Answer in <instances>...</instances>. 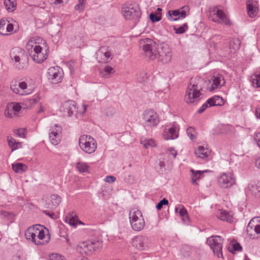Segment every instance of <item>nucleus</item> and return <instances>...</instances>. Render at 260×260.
Instances as JSON below:
<instances>
[{"instance_id": "1", "label": "nucleus", "mask_w": 260, "mask_h": 260, "mask_svg": "<svg viewBox=\"0 0 260 260\" xmlns=\"http://www.w3.org/2000/svg\"><path fill=\"white\" fill-rule=\"evenodd\" d=\"M145 54L150 60L157 58L163 64H166L172 59L171 49L166 44L157 45L152 40L149 38L142 39L140 42Z\"/></svg>"}, {"instance_id": "2", "label": "nucleus", "mask_w": 260, "mask_h": 260, "mask_svg": "<svg viewBox=\"0 0 260 260\" xmlns=\"http://www.w3.org/2000/svg\"><path fill=\"white\" fill-rule=\"evenodd\" d=\"M209 82L200 77L191 78L188 85L184 100L187 104L197 103L202 98L201 91Z\"/></svg>"}, {"instance_id": "3", "label": "nucleus", "mask_w": 260, "mask_h": 260, "mask_svg": "<svg viewBox=\"0 0 260 260\" xmlns=\"http://www.w3.org/2000/svg\"><path fill=\"white\" fill-rule=\"evenodd\" d=\"M84 240H82V251L86 255H89L92 252L102 247V242L93 239L94 232L92 230H83Z\"/></svg>"}, {"instance_id": "4", "label": "nucleus", "mask_w": 260, "mask_h": 260, "mask_svg": "<svg viewBox=\"0 0 260 260\" xmlns=\"http://www.w3.org/2000/svg\"><path fill=\"white\" fill-rule=\"evenodd\" d=\"M10 57L12 60H14V66L17 69L22 70L26 69L28 66V57L25 54L24 50L20 48H13L10 52Z\"/></svg>"}, {"instance_id": "5", "label": "nucleus", "mask_w": 260, "mask_h": 260, "mask_svg": "<svg viewBox=\"0 0 260 260\" xmlns=\"http://www.w3.org/2000/svg\"><path fill=\"white\" fill-rule=\"evenodd\" d=\"M128 215L129 223L133 230L139 232L144 228L145 222L140 210L137 208L132 209Z\"/></svg>"}, {"instance_id": "6", "label": "nucleus", "mask_w": 260, "mask_h": 260, "mask_svg": "<svg viewBox=\"0 0 260 260\" xmlns=\"http://www.w3.org/2000/svg\"><path fill=\"white\" fill-rule=\"evenodd\" d=\"M35 41L33 38L29 40L26 44V49L35 61L41 63L46 59V54L42 53V48Z\"/></svg>"}, {"instance_id": "7", "label": "nucleus", "mask_w": 260, "mask_h": 260, "mask_svg": "<svg viewBox=\"0 0 260 260\" xmlns=\"http://www.w3.org/2000/svg\"><path fill=\"white\" fill-rule=\"evenodd\" d=\"M223 239L219 236H212L207 240V243L218 257L222 256V247Z\"/></svg>"}, {"instance_id": "8", "label": "nucleus", "mask_w": 260, "mask_h": 260, "mask_svg": "<svg viewBox=\"0 0 260 260\" xmlns=\"http://www.w3.org/2000/svg\"><path fill=\"white\" fill-rule=\"evenodd\" d=\"M144 125L147 127L156 126L159 122V118L155 112L151 110H146L143 114Z\"/></svg>"}, {"instance_id": "9", "label": "nucleus", "mask_w": 260, "mask_h": 260, "mask_svg": "<svg viewBox=\"0 0 260 260\" xmlns=\"http://www.w3.org/2000/svg\"><path fill=\"white\" fill-rule=\"evenodd\" d=\"M27 83L25 81L17 82L16 80L12 81L10 84L11 90L15 93L20 95H25L32 92L31 89L28 88Z\"/></svg>"}, {"instance_id": "10", "label": "nucleus", "mask_w": 260, "mask_h": 260, "mask_svg": "<svg viewBox=\"0 0 260 260\" xmlns=\"http://www.w3.org/2000/svg\"><path fill=\"white\" fill-rule=\"evenodd\" d=\"M209 18L212 21L220 24H231L230 20L224 13L222 10H219L216 7L210 11Z\"/></svg>"}, {"instance_id": "11", "label": "nucleus", "mask_w": 260, "mask_h": 260, "mask_svg": "<svg viewBox=\"0 0 260 260\" xmlns=\"http://www.w3.org/2000/svg\"><path fill=\"white\" fill-rule=\"evenodd\" d=\"M122 14L126 19H138L141 15L140 9L132 5L124 6L122 8Z\"/></svg>"}, {"instance_id": "12", "label": "nucleus", "mask_w": 260, "mask_h": 260, "mask_svg": "<svg viewBox=\"0 0 260 260\" xmlns=\"http://www.w3.org/2000/svg\"><path fill=\"white\" fill-rule=\"evenodd\" d=\"M189 7L184 6L179 9L170 10L167 13V18L171 21H176L179 19H183L188 14Z\"/></svg>"}, {"instance_id": "13", "label": "nucleus", "mask_w": 260, "mask_h": 260, "mask_svg": "<svg viewBox=\"0 0 260 260\" xmlns=\"http://www.w3.org/2000/svg\"><path fill=\"white\" fill-rule=\"evenodd\" d=\"M62 77V70L58 66L51 67L48 70V79L53 84H57L60 82Z\"/></svg>"}, {"instance_id": "14", "label": "nucleus", "mask_w": 260, "mask_h": 260, "mask_svg": "<svg viewBox=\"0 0 260 260\" xmlns=\"http://www.w3.org/2000/svg\"><path fill=\"white\" fill-rule=\"evenodd\" d=\"M149 244L148 237L145 236H137L132 239V244L139 251L145 250Z\"/></svg>"}, {"instance_id": "15", "label": "nucleus", "mask_w": 260, "mask_h": 260, "mask_svg": "<svg viewBox=\"0 0 260 260\" xmlns=\"http://www.w3.org/2000/svg\"><path fill=\"white\" fill-rule=\"evenodd\" d=\"M179 125L174 122L171 124V126H166L162 133V137L166 140H173L178 137Z\"/></svg>"}, {"instance_id": "16", "label": "nucleus", "mask_w": 260, "mask_h": 260, "mask_svg": "<svg viewBox=\"0 0 260 260\" xmlns=\"http://www.w3.org/2000/svg\"><path fill=\"white\" fill-rule=\"evenodd\" d=\"M83 140H85V142L82 150L89 154L94 152L97 147L96 141L90 136L85 135H82V141Z\"/></svg>"}, {"instance_id": "17", "label": "nucleus", "mask_w": 260, "mask_h": 260, "mask_svg": "<svg viewBox=\"0 0 260 260\" xmlns=\"http://www.w3.org/2000/svg\"><path fill=\"white\" fill-rule=\"evenodd\" d=\"M235 182L233 175L231 173L222 174L218 179L219 186L222 188H228L232 186Z\"/></svg>"}, {"instance_id": "18", "label": "nucleus", "mask_w": 260, "mask_h": 260, "mask_svg": "<svg viewBox=\"0 0 260 260\" xmlns=\"http://www.w3.org/2000/svg\"><path fill=\"white\" fill-rule=\"evenodd\" d=\"M61 111L63 113L64 116H71L77 112L76 102L72 100L64 102L61 107Z\"/></svg>"}, {"instance_id": "19", "label": "nucleus", "mask_w": 260, "mask_h": 260, "mask_svg": "<svg viewBox=\"0 0 260 260\" xmlns=\"http://www.w3.org/2000/svg\"><path fill=\"white\" fill-rule=\"evenodd\" d=\"M111 53L106 46L101 47L96 52V59L99 62L104 63L108 61Z\"/></svg>"}, {"instance_id": "20", "label": "nucleus", "mask_w": 260, "mask_h": 260, "mask_svg": "<svg viewBox=\"0 0 260 260\" xmlns=\"http://www.w3.org/2000/svg\"><path fill=\"white\" fill-rule=\"evenodd\" d=\"M247 14L251 18L255 17L258 11L257 3L255 0H248L246 2Z\"/></svg>"}, {"instance_id": "21", "label": "nucleus", "mask_w": 260, "mask_h": 260, "mask_svg": "<svg viewBox=\"0 0 260 260\" xmlns=\"http://www.w3.org/2000/svg\"><path fill=\"white\" fill-rule=\"evenodd\" d=\"M37 225H34L32 227L28 228L25 233V236L27 240H31L32 242L36 244L40 245L42 243L38 241L36 242V237L37 234Z\"/></svg>"}, {"instance_id": "22", "label": "nucleus", "mask_w": 260, "mask_h": 260, "mask_svg": "<svg viewBox=\"0 0 260 260\" xmlns=\"http://www.w3.org/2000/svg\"><path fill=\"white\" fill-rule=\"evenodd\" d=\"M64 221L71 226L76 228L79 224H81V221L79 220L76 213L72 212L66 217Z\"/></svg>"}, {"instance_id": "23", "label": "nucleus", "mask_w": 260, "mask_h": 260, "mask_svg": "<svg viewBox=\"0 0 260 260\" xmlns=\"http://www.w3.org/2000/svg\"><path fill=\"white\" fill-rule=\"evenodd\" d=\"M55 129L49 134V139L53 145H56L60 140L58 132L60 131L61 127L57 124H55Z\"/></svg>"}, {"instance_id": "24", "label": "nucleus", "mask_w": 260, "mask_h": 260, "mask_svg": "<svg viewBox=\"0 0 260 260\" xmlns=\"http://www.w3.org/2000/svg\"><path fill=\"white\" fill-rule=\"evenodd\" d=\"M225 84L224 78L221 75H218L216 77H214L213 82L211 86L208 87L209 91H212L214 89L220 87Z\"/></svg>"}, {"instance_id": "25", "label": "nucleus", "mask_w": 260, "mask_h": 260, "mask_svg": "<svg viewBox=\"0 0 260 260\" xmlns=\"http://www.w3.org/2000/svg\"><path fill=\"white\" fill-rule=\"evenodd\" d=\"M234 127L230 124H220L217 127L218 134H228L234 132Z\"/></svg>"}, {"instance_id": "26", "label": "nucleus", "mask_w": 260, "mask_h": 260, "mask_svg": "<svg viewBox=\"0 0 260 260\" xmlns=\"http://www.w3.org/2000/svg\"><path fill=\"white\" fill-rule=\"evenodd\" d=\"M196 249L189 245L184 246L181 249V253L184 257H193L196 253Z\"/></svg>"}, {"instance_id": "27", "label": "nucleus", "mask_w": 260, "mask_h": 260, "mask_svg": "<svg viewBox=\"0 0 260 260\" xmlns=\"http://www.w3.org/2000/svg\"><path fill=\"white\" fill-rule=\"evenodd\" d=\"M210 150L203 146H199L194 151L197 157L203 159L207 158L210 154Z\"/></svg>"}, {"instance_id": "28", "label": "nucleus", "mask_w": 260, "mask_h": 260, "mask_svg": "<svg viewBox=\"0 0 260 260\" xmlns=\"http://www.w3.org/2000/svg\"><path fill=\"white\" fill-rule=\"evenodd\" d=\"M249 193L257 198H260V184L258 183H250L247 187Z\"/></svg>"}, {"instance_id": "29", "label": "nucleus", "mask_w": 260, "mask_h": 260, "mask_svg": "<svg viewBox=\"0 0 260 260\" xmlns=\"http://www.w3.org/2000/svg\"><path fill=\"white\" fill-rule=\"evenodd\" d=\"M216 216L218 219L222 221H225L228 222H232L233 217L229 213L225 210H220L217 213Z\"/></svg>"}, {"instance_id": "30", "label": "nucleus", "mask_w": 260, "mask_h": 260, "mask_svg": "<svg viewBox=\"0 0 260 260\" xmlns=\"http://www.w3.org/2000/svg\"><path fill=\"white\" fill-rule=\"evenodd\" d=\"M12 168L15 173L19 174L26 172L27 169V167L26 165L19 162L13 164Z\"/></svg>"}, {"instance_id": "31", "label": "nucleus", "mask_w": 260, "mask_h": 260, "mask_svg": "<svg viewBox=\"0 0 260 260\" xmlns=\"http://www.w3.org/2000/svg\"><path fill=\"white\" fill-rule=\"evenodd\" d=\"M37 236L40 240H44L46 243H47L50 239L49 234H45L44 231L43 229V226L40 225H37Z\"/></svg>"}, {"instance_id": "32", "label": "nucleus", "mask_w": 260, "mask_h": 260, "mask_svg": "<svg viewBox=\"0 0 260 260\" xmlns=\"http://www.w3.org/2000/svg\"><path fill=\"white\" fill-rule=\"evenodd\" d=\"M208 103L210 104V106H221L224 104L223 99L219 96H214L208 100Z\"/></svg>"}, {"instance_id": "33", "label": "nucleus", "mask_w": 260, "mask_h": 260, "mask_svg": "<svg viewBox=\"0 0 260 260\" xmlns=\"http://www.w3.org/2000/svg\"><path fill=\"white\" fill-rule=\"evenodd\" d=\"M7 140L8 145L11 148L12 151L22 147L21 143L16 142L14 138L11 137H8Z\"/></svg>"}, {"instance_id": "34", "label": "nucleus", "mask_w": 260, "mask_h": 260, "mask_svg": "<svg viewBox=\"0 0 260 260\" xmlns=\"http://www.w3.org/2000/svg\"><path fill=\"white\" fill-rule=\"evenodd\" d=\"M115 71L113 68L109 66H106L103 70L101 71V75L105 78H109L111 77L110 75L113 74Z\"/></svg>"}, {"instance_id": "35", "label": "nucleus", "mask_w": 260, "mask_h": 260, "mask_svg": "<svg viewBox=\"0 0 260 260\" xmlns=\"http://www.w3.org/2000/svg\"><path fill=\"white\" fill-rule=\"evenodd\" d=\"M4 3L6 9L9 12L14 11L16 8V0H4Z\"/></svg>"}, {"instance_id": "36", "label": "nucleus", "mask_w": 260, "mask_h": 260, "mask_svg": "<svg viewBox=\"0 0 260 260\" xmlns=\"http://www.w3.org/2000/svg\"><path fill=\"white\" fill-rule=\"evenodd\" d=\"M191 183L193 185H198L197 181L200 178L201 176L204 173V171H194L193 170H191Z\"/></svg>"}, {"instance_id": "37", "label": "nucleus", "mask_w": 260, "mask_h": 260, "mask_svg": "<svg viewBox=\"0 0 260 260\" xmlns=\"http://www.w3.org/2000/svg\"><path fill=\"white\" fill-rule=\"evenodd\" d=\"M50 201L53 208L57 207L61 202V197L57 194H52L50 196Z\"/></svg>"}, {"instance_id": "38", "label": "nucleus", "mask_w": 260, "mask_h": 260, "mask_svg": "<svg viewBox=\"0 0 260 260\" xmlns=\"http://www.w3.org/2000/svg\"><path fill=\"white\" fill-rule=\"evenodd\" d=\"M40 99V93H37L34 95L32 98L27 99L25 102L28 106L31 107L38 103Z\"/></svg>"}, {"instance_id": "39", "label": "nucleus", "mask_w": 260, "mask_h": 260, "mask_svg": "<svg viewBox=\"0 0 260 260\" xmlns=\"http://www.w3.org/2000/svg\"><path fill=\"white\" fill-rule=\"evenodd\" d=\"M251 81L254 87H260V73L253 74L251 76Z\"/></svg>"}, {"instance_id": "40", "label": "nucleus", "mask_w": 260, "mask_h": 260, "mask_svg": "<svg viewBox=\"0 0 260 260\" xmlns=\"http://www.w3.org/2000/svg\"><path fill=\"white\" fill-rule=\"evenodd\" d=\"M141 143L146 148H149L155 146V142L152 139H144L141 140Z\"/></svg>"}, {"instance_id": "41", "label": "nucleus", "mask_w": 260, "mask_h": 260, "mask_svg": "<svg viewBox=\"0 0 260 260\" xmlns=\"http://www.w3.org/2000/svg\"><path fill=\"white\" fill-rule=\"evenodd\" d=\"M240 41L238 39H233L230 43V48L234 50H237L240 48Z\"/></svg>"}, {"instance_id": "42", "label": "nucleus", "mask_w": 260, "mask_h": 260, "mask_svg": "<svg viewBox=\"0 0 260 260\" xmlns=\"http://www.w3.org/2000/svg\"><path fill=\"white\" fill-rule=\"evenodd\" d=\"M180 207L179 212V215L182 217V220L184 222H186L188 219L187 210L184 208L183 205H180Z\"/></svg>"}, {"instance_id": "43", "label": "nucleus", "mask_w": 260, "mask_h": 260, "mask_svg": "<svg viewBox=\"0 0 260 260\" xmlns=\"http://www.w3.org/2000/svg\"><path fill=\"white\" fill-rule=\"evenodd\" d=\"M8 23V20L5 18L0 20V34L2 35H6V25Z\"/></svg>"}, {"instance_id": "44", "label": "nucleus", "mask_w": 260, "mask_h": 260, "mask_svg": "<svg viewBox=\"0 0 260 260\" xmlns=\"http://www.w3.org/2000/svg\"><path fill=\"white\" fill-rule=\"evenodd\" d=\"M253 219H252L249 222L246 229L247 233L251 239H254V238L252 234L253 229L254 228V225L253 224Z\"/></svg>"}, {"instance_id": "45", "label": "nucleus", "mask_w": 260, "mask_h": 260, "mask_svg": "<svg viewBox=\"0 0 260 260\" xmlns=\"http://www.w3.org/2000/svg\"><path fill=\"white\" fill-rule=\"evenodd\" d=\"M106 116L109 117H113L116 113V109L112 106L107 107L105 110Z\"/></svg>"}, {"instance_id": "46", "label": "nucleus", "mask_w": 260, "mask_h": 260, "mask_svg": "<svg viewBox=\"0 0 260 260\" xmlns=\"http://www.w3.org/2000/svg\"><path fill=\"white\" fill-rule=\"evenodd\" d=\"M16 113H14L13 111L11 109V107L9 105H7L4 112V115L6 117L9 118H11L13 116L16 115Z\"/></svg>"}, {"instance_id": "47", "label": "nucleus", "mask_w": 260, "mask_h": 260, "mask_svg": "<svg viewBox=\"0 0 260 260\" xmlns=\"http://www.w3.org/2000/svg\"><path fill=\"white\" fill-rule=\"evenodd\" d=\"M188 28V25L186 23H184L183 25L177 28L175 26L174 27V29L175 33L177 34H182L185 32Z\"/></svg>"}, {"instance_id": "48", "label": "nucleus", "mask_w": 260, "mask_h": 260, "mask_svg": "<svg viewBox=\"0 0 260 260\" xmlns=\"http://www.w3.org/2000/svg\"><path fill=\"white\" fill-rule=\"evenodd\" d=\"M148 75L147 73L145 72H141L137 75V79L141 83L145 82L147 81L148 79Z\"/></svg>"}, {"instance_id": "49", "label": "nucleus", "mask_w": 260, "mask_h": 260, "mask_svg": "<svg viewBox=\"0 0 260 260\" xmlns=\"http://www.w3.org/2000/svg\"><path fill=\"white\" fill-rule=\"evenodd\" d=\"M186 133L188 136L190 138L191 140H193L196 138V132L193 127H188L186 130Z\"/></svg>"}, {"instance_id": "50", "label": "nucleus", "mask_w": 260, "mask_h": 260, "mask_svg": "<svg viewBox=\"0 0 260 260\" xmlns=\"http://www.w3.org/2000/svg\"><path fill=\"white\" fill-rule=\"evenodd\" d=\"M9 106L11 107V109L13 111L14 113H16L18 112L21 109V106L18 103H12L9 104Z\"/></svg>"}, {"instance_id": "51", "label": "nucleus", "mask_w": 260, "mask_h": 260, "mask_svg": "<svg viewBox=\"0 0 260 260\" xmlns=\"http://www.w3.org/2000/svg\"><path fill=\"white\" fill-rule=\"evenodd\" d=\"M168 203V201L166 199L164 198L158 202L156 205V208L157 210H159L162 208L164 205H167Z\"/></svg>"}, {"instance_id": "52", "label": "nucleus", "mask_w": 260, "mask_h": 260, "mask_svg": "<svg viewBox=\"0 0 260 260\" xmlns=\"http://www.w3.org/2000/svg\"><path fill=\"white\" fill-rule=\"evenodd\" d=\"M50 260H65L64 257L57 254V253H52L50 256Z\"/></svg>"}, {"instance_id": "53", "label": "nucleus", "mask_w": 260, "mask_h": 260, "mask_svg": "<svg viewBox=\"0 0 260 260\" xmlns=\"http://www.w3.org/2000/svg\"><path fill=\"white\" fill-rule=\"evenodd\" d=\"M14 133L19 137L25 138L26 130L23 128H18L15 130Z\"/></svg>"}, {"instance_id": "54", "label": "nucleus", "mask_w": 260, "mask_h": 260, "mask_svg": "<svg viewBox=\"0 0 260 260\" xmlns=\"http://www.w3.org/2000/svg\"><path fill=\"white\" fill-rule=\"evenodd\" d=\"M210 104L208 103V100L202 105L200 108L198 110L199 113H203L208 107H210Z\"/></svg>"}, {"instance_id": "55", "label": "nucleus", "mask_w": 260, "mask_h": 260, "mask_svg": "<svg viewBox=\"0 0 260 260\" xmlns=\"http://www.w3.org/2000/svg\"><path fill=\"white\" fill-rule=\"evenodd\" d=\"M150 19L153 22H157L160 20V17L156 16L153 13H150L149 15Z\"/></svg>"}, {"instance_id": "56", "label": "nucleus", "mask_w": 260, "mask_h": 260, "mask_svg": "<svg viewBox=\"0 0 260 260\" xmlns=\"http://www.w3.org/2000/svg\"><path fill=\"white\" fill-rule=\"evenodd\" d=\"M13 25L8 21V23L6 25V28L5 31H6V35H8L7 32H11L13 30Z\"/></svg>"}, {"instance_id": "57", "label": "nucleus", "mask_w": 260, "mask_h": 260, "mask_svg": "<svg viewBox=\"0 0 260 260\" xmlns=\"http://www.w3.org/2000/svg\"><path fill=\"white\" fill-rule=\"evenodd\" d=\"M168 153L169 155H172L173 158H175L177 152L173 148H169L168 149Z\"/></svg>"}, {"instance_id": "58", "label": "nucleus", "mask_w": 260, "mask_h": 260, "mask_svg": "<svg viewBox=\"0 0 260 260\" xmlns=\"http://www.w3.org/2000/svg\"><path fill=\"white\" fill-rule=\"evenodd\" d=\"M105 181L108 183H113L116 180V178L113 176H106L104 179Z\"/></svg>"}, {"instance_id": "59", "label": "nucleus", "mask_w": 260, "mask_h": 260, "mask_svg": "<svg viewBox=\"0 0 260 260\" xmlns=\"http://www.w3.org/2000/svg\"><path fill=\"white\" fill-rule=\"evenodd\" d=\"M85 172L89 173L90 172V168L87 164L82 163V173Z\"/></svg>"}, {"instance_id": "60", "label": "nucleus", "mask_w": 260, "mask_h": 260, "mask_svg": "<svg viewBox=\"0 0 260 260\" xmlns=\"http://www.w3.org/2000/svg\"><path fill=\"white\" fill-rule=\"evenodd\" d=\"M233 250L234 251H240L242 250V247L238 243H236L233 244Z\"/></svg>"}, {"instance_id": "61", "label": "nucleus", "mask_w": 260, "mask_h": 260, "mask_svg": "<svg viewBox=\"0 0 260 260\" xmlns=\"http://www.w3.org/2000/svg\"><path fill=\"white\" fill-rule=\"evenodd\" d=\"M254 139L257 143V146L260 148V132L255 135Z\"/></svg>"}, {"instance_id": "62", "label": "nucleus", "mask_w": 260, "mask_h": 260, "mask_svg": "<svg viewBox=\"0 0 260 260\" xmlns=\"http://www.w3.org/2000/svg\"><path fill=\"white\" fill-rule=\"evenodd\" d=\"M253 230L256 234H260V225L257 224V225H254Z\"/></svg>"}, {"instance_id": "63", "label": "nucleus", "mask_w": 260, "mask_h": 260, "mask_svg": "<svg viewBox=\"0 0 260 260\" xmlns=\"http://www.w3.org/2000/svg\"><path fill=\"white\" fill-rule=\"evenodd\" d=\"M13 260H25V259L21 255H17L13 257Z\"/></svg>"}, {"instance_id": "64", "label": "nucleus", "mask_w": 260, "mask_h": 260, "mask_svg": "<svg viewBox=\"0 0 260 260\" xmlns=\"http://www.w3.org/2000/svg\"><path fill=\"white\" fill-rule=\"evenodd\" d=\"M255 163L256 167L257 168L260 169V157H259L255 160Z\"/></svg>"}]
</instances>
